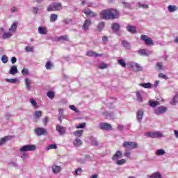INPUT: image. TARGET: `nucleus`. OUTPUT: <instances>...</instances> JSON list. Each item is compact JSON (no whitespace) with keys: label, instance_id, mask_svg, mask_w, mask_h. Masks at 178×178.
Masks as SVG:
<instances>
[{"label":"nucleus","instance_id":"obj_1","mask_svg":"<svg viewBox=\"0 0 178 178\" xmlns=\"http://www.w3.org/2000/svg\"><path fill=\"white\" fill-rule=\"evenodd\" d=\"M119 15V11L113 8L103 10L100 13L102 19H104V20H113L115 19H118Z\"/></svg>","mask_w":178,"mask_h":178},{"label":"nucleus","instance_id":"obj_2","mask_svg":"<svg viewBox=\"0 0 178 178\" xmlns=\"http://www.w3.org/2000/svg\"><path fill=\"white\" fill-rule=\"evenodd\" d=\"M35 149H37L35 145H25L22 146L19 149V152H22V159L24 161L26 158H29V154L25 152H29V151H35Z\"/></svg>","mask_w":178,"mask_h":178},{"label":"nucleus","instance_id":"obj_3","mask_svg":"<svg viewBox=\"0 0 178 178\" xmlns=\"http://www.w3.org/2000/svg\"><path fill=\"white\" fill-rule=\"evenodd\" d=\"M62 3H53L47 7V12H56L58 10H62Z\"/></svg>","mask_w":178,"mask_h":178},{"label":"nucleus","instance_id":"obj_4","mask_svg":"<svg viewBox=\"0 0 178 178\" xmlns=\"http://www.w3.org/2000/svg\"><path fill=\"white\" fill-rule=\"evenodd\" d=\"M122 147L126 148V149H136L138 148V143L131 141H125L122 144Z\"/></svg>","mask_w":178,"mask_h":178},{"label":"nucleus","instance_id":"obj_5","mask_svg":"<svg viewBox=\"0 0 178 178\" xmlns=\"http://www.w3.org/2000/svg\"><path fill=\"white\" fill-rule=\"evenodd\" d=\"M146 137H151L152 138H161L163 137V134L161 131L147 132L145 134Z\"/></svg>","mask_w":178,"mask_h":178},{"label":"nucleus","instance_id":"obj_6","mask_svg":"<svg viewBox=\"0 0 178 178\" xmlns=\"http://www.w3.org/2000/svg\"><path fill=\"white\" fill-rule=\"evenodd\" d=\"M140 40L141 41H143L146 45H154V40L147 35H141Z\"/></svg>","mask_w":178,"mask_h":178},{"label":"nucleus","instance_id":"obj_7","mask_svg":"<svg viewBox=\"0 0 178 178\" xmlns=\"http://www.w3.org/2000/svg\"><path fill=\"white\" fill-rule=\"evenodd\" d=\"M35 134L36 136H44V134H47L48 131L47 129L42 128V127H38L34 129Z\"/></svg>","mask_w":178,"mask_h":178},{"label":"nucleus","instance_id":"obj_8","mask_svg":"<svg viewBox=\"0 0 178 178\" xmlns=\"http://www.w3.org/2000/svg\"><path fill=\"white\" fill-rule=\"evenodd\" d=\"M143 118H144V109L140 108L136 112V120L138 123H141L143 122Z\"/></svg>","mask_w":178,"mask_h":178},{"label":"nucleus","instance_id":"obj_9","mask_svg":"<svg viewBox=\"0 0 178 178\" xmlns=\"http://www.w3.org/2000/svg\"><path fill=\"white\" fill-rule=\"evenodd\" d=\"M130 66L133 69L134 72H143V67L137 63H130Z\"/></svg>","mask_w":178,"mask_h":178},{"label":"nucleus","instance_id":"obj_10","mask_svg":"<svg viewBox=\"0 0 178 178\" xmlns=\"http://www.w3.org/2000/svg\"><path fill=\"white\" fill-rule=\"evenodd\" d=\"M168 111V108L163 106H159L157 108L154 109L155 115L159 116V115H163Z\"/></svg>","mask_w":178,"mask_h":178},{"label":"nucleus","instance_id":"obj_11","mask_svg":"<svg viewBox=\"0 0 178 178\" xmlns=\"http://www.w3.org/2000/svg\"><path fill=\"white\" fill-rule=\"evenodd\" d=\"M99 128L101 129V130H112V124L102 122L99 124Z\"/></svg>","mask_w":178,"mask_h":178},{"label":"nucleus","instance_id":"obj_12","mask_svg":"<svg viewBox=\"0 0 178 178\" xmlns=\"http://www.w3.org/2000/svg\"><path fill=\"white\" fill-rule=\"evenodd\" d=\"M24 83L26 90L28 91H31V88H33V86H31L33 84L31 79L29 78H25Z\"/></svg>","mask_w":178,"mask_h":178},{"label":"nucleus","instance_id":"obj_13","mask_svg":"<svg viewBox=\"0 0 178 178\" xmlns=\"http://www.w3.org/2000/svg\"><path fill=\"white\" fill-rule=\"evenodd\" d=\"M38 33L40 35H47L48 34V29L46 26H39L38 28Z\"/></svg>","mask_w":178,"mask_h":178},{"label":"nucleus","instance_id":"obj_14","mask_svg":"<svg viewBox=\"0 0 178 178\" xmlns=\"http://www.w3.org/2000/svg\"><path fill=\"white\" fill-rule=\"evenodd\" d=\"M42 116V112L41 111H36L33 113V122H38L40 118Z\"/></svg>","mask_w":178,"mask_h":178},{"label":"nucleus","instance_id":"obj_15","mask_svg":"<svg viewBox=\"0 0 178 178\" xmlns=\"http://www.w3.org/2000/svg\"><path fill=\"white\" fill-rule=\"evenodd\" d=\"M56 130L58 131V133L60 134V136H63L64 134H66V128L60 126V125H56Z\"/></svg>","mask_w":178,"mask_h":178},{"label":"nucleus","instance_id":"obj_16","mask_svg":"<svg viewBox=\"0 0 178 178\" xmlns=\"http://www.w3.org/2000/svg\"><path fill=\"white\" fill-rule=\"evenodd\" d=\"M83 12L88 17H95V16H97V13L92 12L91 10H90V8L84 9Z\"/></svg>","mask_w":178,"mask_h":178},{"label":"nucleus","instance_id":"obj_17","mask_svg":"<svg viewBox=\"0 0 178 178\" xmlns=\"http://www.w3.org/2000/svg\"><path fill=\"white\" fill-rule=\"evenodd\" d=\"M90 26H91V20L86 19L85 22L82 26V29L84 31H88Z\"/></svg>","mask_w":178,"mask_h":178},{"label":"nucleus","instance_id":"obj_18","mask_svg":"<svg viewBox=\"0 0 178 178\" xmlns=\"http://www.w3.org/2000/svg\"><path fill=\"white\" fill-rule=\"evenodd\" d=\"M138 54L139 55H142L143 56H148L149 55H151L152 54V51H146L145 49H140L138 50Z\"/></svg>","mask_w":178,"mask_h":178},{"label":"nucleus","instance_id":"obj_19","mask_svg":"<svg viewBox=\"0 0 178 178\" xmlns=\"http://www.w3.org/2000/svg\"><path fill=\"white\" fill-rule=\"evenodd\" d=\"M126 29L127 31L131 34H136V33H137V28L133 25H128Z\"/></svg>","mask_w":178,"mask_h":178},{"label":"nucleus","instance_id":"obj_20","mask_svg":"<svg viewBox=\"0 0 178 178\" xmlns=\"http://www.w3.org/2000/svg\"><path fill=\"white\" fill-rule=\"evenodd\" d=\"M123 156V152L122 151H117L115 154L113 156L112 159L113 161H118L119 158H122Z\"/></svg>","mask_w":178,"mask_h":178},{"label":"nucleus","instance_id":"obj_21","mask_svg":"<svg viewBox=\"0 0 178 178\" xmlns=\"http://www.w3.org/2000/svg\"><path fill=\"white\" fill-rule=\"evenodd\" d=\"M16 30H17V22H14L12 24L11 26L9 28L8 31L12 33L13 34H15V33H16Z\"/></svg>","mask_w":178,"mask_h":178},{"label":"nucleus","instance_id":"obj_22","mask_svg":"<svg viewBox=\"0 0 178 178\" xmlns=\"http://www.w3.org/2000/svg\"><path fill=\"white\" fill-rule=\"evenodd\" d=\"M168 10L170 13H173L174 12H177L178 8L175 5H169L168 6Z\"/></svg>","mask_w":178,"mask_h":178},{"label":"nucleus","instance_id":"obj_23","mask_svg":"<svg viewBox=\"0 0 178 178\" xmlns=\"http://www.w3.org/2000/svg\"><path fill=\"white\" fill-rule=\"evenodd\" d=\"M51 169L53 173H54L55 175H58V173H59V172L62 170V168L60 166L55 165L51 167Z\"/></svg>","mask_w":178,"mask_h":178},{"label":"nucleus","instance_id":"obj_24","mask_svg":"<svg viewBox=\"0 0 178 178\" xmlns=\"http://www.w3.org/2000/svg\"><path fill=\"white\" fill-rule=\"evenodd\" d=\"M19 73V71L17 70V66L16 65H13L10 67V70L9 71V74H12L13 76H15V74Z\"/></svg>","mask_w":178,"mask_h":178},{"label":"nucleus","instance_id":"obj_25","mask_svg":"<svg viewBox=\"0 0 178 178\" xmlns=\"http://www.w3.org/2000/svg\"><path fill=\"white\" fill-rule=\"evenodd\" d=\"M73 144L75 147H81V145H83V140L79 138H76L74 140Z\"/></svg>","mask_w":178,"mask_h":178},{"label":"nucleus","instance_id":"obj_26","mask_svg":"<svg viewBox=\"0 0 178 178\" xmlns=\"http://www.w3.org/2000/svg\"><path fill=\"white\" fill-rule=\"evenodd\" d=\"M136 101H138V102H140L141 104L144 102V98H143V95H141V92L140 91L136 92Z\"/></svg>","mask_w":178,"mask_h":178},{"label":"nucleus","instance_id":"obj_27","mask_svg":"<svg viewBox=\"0 0 178 178\" xmlns=\"http://www.w3.org/2000/svg\"><path fill=\"white\" fill-rule=\"evenodd\" d=\"M12 137L10 136H5L4 138H0V147L6 143V141H9Z\"/></svg>","mask_w":178,"mask_h":178},{"label":"nucleus","instance_id":"obj_28","mask_svg":"<svg viewBox=\"0 0 178 178\" xmlns=\"http://www.w3.org/2000/svg\"><path fill=\"white\" fill-rule=\"evenodd\" d=\"M149 106L151 108H156V106H159V105H161V103L158 101L154 102L152 100L149 101Z\"/></svg>","mask_w":178,"mask_h":178},{"label":"nucleus","instance_id":"obj_29","mask_svg":"<svg viewBox=\"0 0 178 178\" xmlns=\"http://www.w3.org/2000/svg\"><path fill=\"white\" fill-rule=\"evenodd\" d=\"M111 29L113 31H114L116 33V32H118V30H120V25L118 23H113L111 25Z\"/></svg>","mask_w":178,"mask_h":178},{"label":"nucleus","instance_id":"obj_30","mask_svg":"<svg viewBox=\"0 0 178 178\" xmlns=\"http://www.w3.org/2000/svg\"><path fill=\"white\" fill-rule=\"evenodd\" d=\"M12 35H13V33H12V32L8 31V32H5L3 35H2V38L3 40H6L8 38H10V37H12Z\"/></svg>","mask_w":178,"mask_h":178},{"label":"nucleus","instance_id":"obj_31","mask_svg":"<svg viewBox=\"0 0 178 178\" xmlns=\"http://www.w3.org/2000/svg\"><path fill=\"white\" fill-rule=\"evenodd\" d=\"M165 154H166V152H165L163 149H159L156 151V155L158 156H162V155H165Z\"/></svg>","mask_w":178,"mask_h":178},{"label":"nucleus","instance_id":"obj_32","mask_svg":"<svg viewBox=\"0 0 178 178\" xmlns=\"http://www.w3.org/2000/svg\"><path fill=\"white\" fill-rule=\"evenodd\" d=\"M5 81H7V83H10L11 84H15L16 83H19V79H6Z\"/></svg>","mask_w":178,"mask_h":178},{"label":"nucleus","instance_id":"obj_33","mask_svg":"<svg viewBox=\"0 0 178 178\" xmlns=\"http://www.w3.org/2000/svg\"><path fill=\"white\" fill-rule=\"evenodd\" d=\"M52 67H54V63H52L51 61H47L45 64V68L47 70H51Z\"/></svg>","mask_w":178,"mask_h":178},{"label":"nucleus","instance_id":"obj_34","mask_svg":"<svg viewBox=\"0 0 178 178\" xmlns=\"http://www.w3.org/2000/svg\"><path fill=\"white\" fill-rule=\"evenodd\" d=\"M171 105H176L178 104V94L175 95L173 99L170 102Z\"/></svg>","mask_w":178,"mask_h":178},{"label":"nucleus","instance_id":"obj_35","mask_svg":"<svg viewBox=\"0 0 178 178\" xmlns=\"http://www.w3.org/2000/svg\"><path fill=\"white\" fill-rule=\"evenodd\" d=\"M49 19H50L51 23H54L56 22V20H58V15L56 14H51L50 15Z\"/></svg>","mask_w":178,"mask_h":178},{"label":"nucleus","instance_id":"obj_36","mask_svg":"<svg viewBox=\"0 0 178 178\" xmlns=\"http://www.w3.org/2000/svg\"><path fill=\"white\" fill-rule=\"evenodd\" d=\"M58 146L55 144H51L46 147V151H49V149H56Z\"/></svg>","mask_w":178,"mask_h":178},{"label":"nucleus","instance_id":"obj_37","mask_svg":"<svg viewBox=\"0 0 178 178\" xmlns=\"http://www.w3.org/2000/svg\"><path fill=\"white\" fill-rule=\"evenodd\" d=\"M98 69L103 70L104 69H108V64L106 63H101L98 65Z\"/></svg>","mask_w":178,"mask_h":178},{"label":"nucleus","instance_id":"obj_38","mask_svg":"<svg viewBox=\"0 0 178 178\" xmlns=\"http://www.w3.org/2000/svg\"><path fill=\"white\" fill-rule=\"evenodd\" d=\"M29 102L35 109H37V108H38V105H37V101H35V99H30Z\"/></svg>","mask_w":178,"mask_h":178},{"label":"nucleus","instance_id":"obj_39","mask_svg":"<svg viewBox=\"0 0 178 178\" xmlns=\"http://www.w3.org/2000/svg\"><path fill=\"white\" fill-rule=\"evenodd\" d=\"M140 86L141 87H143V88H152V84L151 83H140Z\"/></svg>","mask_w":178,"mask_h":178},{"label":"nucleus","instance_id":"obj_40","mask_svg":"<svg viewBox=\"0 0 178 178\" xmlns=\"http://www.w3.org/2000/svg\"><path fill=\"white\" fill-rule=\"evenodd\" d=\"M69 40V37L67 35H63L57 38V41H67Z\"/></svg>","mask_w":178,"mask_h":178},{"label":"nucleus","instance_id":"obj_41","mask_svg":"<svg viewBox=\"0 0 178 178\" xmlns=\"http://www.w3.org/2000/svg\"><path fill=\"white\" fill-rule=\"evenodd\" d=\"M90 139L92 145L98 147V141H97V139H95V138H94L93 136H91Z\"/></svg>","mask_w":178,"mask_h":178},{"label":"nucleus","instance_id":"obj_42","mask_svg":"<svg viewBox=\"0 0 178 178\" xmlns=\"http://www.w3.org/2000/svg\"><path fill=\"white\" fill-rule=\"evenodd\" d=\"M83 130H78L75 132H74V136H75V137H81L83 136Z\"/></svg>","mask_w":178,"mask_h":178},{"label":"nucleus","instance_id":"obj_43","mask_svg":"<svg viewBox=\"0 0 178 178\" xmlns=\"http://www.w3.org/2000/svg\"><path fill=\"white\" fill-rule=\"evenodd\" d=\"M8 166H11L12 168H17L19 166V164L15 161H9L8 163Z\"/></svg>","mask_w":178,"mask_h":178},{"label":"nucleus","instance_id":"obj_44","mask_svg":"<svg viewBox=\"0 0 178 178\" xmlns=\"http://www.w3.org/2000/svg\"><path fill=\"white\" fill-rule=\"evenodd\" d=\"M83 172V170L81 168H77L75 170L74 176H81V173Z\"/></svg>","mask_w":178,"mask_h":178},{"label":"nucleus","instance_id":"obj_45","mask_svg":"<svg viewBox=\"0 0 178 178\" xmlns=\"http://www.w3.org/2000/svg\"><path fill=\"white\" fill-rule=\"evenodd\" d=\"M47 97L50 99H54V98H55V92H54L53 91H49V92H47Z\"/></svg>","mask_w":178,"mask_h":178},{"label":"nucleus","instance_id":"obj_46","mask_svg":"<svg viewBox=\"0 0 178 178\" xmlns=\"http://www.w3.org/2000/svg\"><path fill=\"white\" fill-rule=\"evenodd\" d=\"M116 161V164L118 165H124V163H126V159H121V160H115Z\"/></svg>","mask_w":178,"mask_h":178},{"label":"nucleus","instance_id":"obj_47","mask_svg":"<svg viewBox=\"0 0 178 178\" xmlns=\"http://www.w3.org/2000/svg\"><path fill=\"white\" fill-rule=\"evenodd\" d=\"M69 108L72 111H74V112H76V113H79L80 112V111H79V109H77V108H76V106H74V105H70Z\"/></svg>","mask_w":178,"mask_h":178},{"label":"nucleus","instance_id":"obj_48","mask_svg":"<svg viewBox=\"0 0 178 178\" xmlns=\"http://www.w3.org/2000/svg\"><path fill=\"white\" fill-rule=\"evenodd\" d=\"M34 47L31 45H28L25 47L26 52H33Z\"/></svg>","mask_w":178,"mask_h":178},{"label":"nucleus","instance_id":"obj_49","mask_svg":"<svg viewBox=\"0 0 178 178\" xmlns=\"http://www.w3.org/2000/svg\"><path fill=\"white\" fill-rule=\"evenodd\" d=\"M118 65H120L122 67H126V62L123 59L118 60Z\"/></svg>","mask_w":178,"mask_h":178},{"label":"nucleus","instance_id":"obj_50","mask_svg":"<svg viewBox=\"0 0 178 178\" xmlns=\"http://www.w3.org/2000/svg\"><path fill=\"white\" fill-rule=\"evenodd\" d=\"M81 5H87V6L91 7L92 6L93 3L91 2H87L86 0H82Z\"/></svg>","mask_w":178,"mask_h":178},{"label":"nucleus","instance_id":"obj_51","mask_svg":"<svg viewBox=\"0 0 178 178\" xmlns=\"http://www.w3.org/2000/svg\"><path fill=\"white\" fill-rule=\"evenodd\" d=\"M95 54H96V52L95 51H89L86 52V55L88 56H92L93 58H95Z\"/></svg>","mask_w":178,"mask_h":178},{"label":"nucleus","instance_id":"obj_52","mask_svg":"<svg viewBox=\"0 0 178 178\" xmlns=\"http://www.w3.org/2000/svg\"><path fill=\"white\" fill-rule=\"evenodd\" d=\"M104 27H105V23L100 22L97 26V29L99 30V31H102V29H104Z\"/></svg>","mask_w":178,"mask_h":178},{"label":"nucleus","instance_id":"obj_53","mask_svg":"<svg viewBox=\"0 0 178 178\" xmlns=\"http://www.w3.org/2000/svg\"><path fill=\"white\" fill-rule=\"evenodd\" d=\"M1 62H3V63H8V56L6 55L1 56Z\"/></svg>","mask_w":178,"mask_h":178},{"label":"nucleus","instance_id":"obj_54","mask_svg":"<svg viewBox=\"0 0 178 178\" xmlns=\"http://www.w3.org/2000/svg\"><path fill=\"white\" fill-rule=\"evenodd\" d=\"M22 73L24 76H27L29 74V70L26 69V68H24L22 70Z\"/></svg>","mask_w":178,"mask_h":178},{"label":"nucleus","instance_id":"obj_55","mask_svg":"<svg viewBox=\"0 0 178 178\" xmlns=\"http://www.w3.org/2000/svg\"><path fill=\"white\" fill-rule=\"evenodd\" d=\"M86 122L81 123L76 127V129H84L86 127Z\"/></svg>","mask_w":178,"mask_h":178},{"label":"nucleus","instance_id":"obj_56","mask_svg":"<svg viewBox=\"0 0 178 178\" xmlns=\"http://www.w3.org/2000/svg\"><path fill=\"white\" fill-rule=\"evenodd\" d=\"M138 5H139V8H143V9H148L149 8L148 5L147 4H143L139 3Z\"/></svg>","mask_w":178,"mask_h":178},{"label":"nucleus","instance_id":"obj_57","mask_svg":"<svg viewBox=\"0 0 178 178\" xmlns=\"http://www.w3.org/2000/svg\"><path fill=\"white\" fill-rule=\"evenodd\" d=\"M159 77L160 79H164L165 80H168V76H166V75H165L162 73L159 74Z\"/></svg>","mask_w":178,"mask_h":178},{"label":"nucleus","instance_id":"obj_58","mask_svg":"<svg viewBox=\"0 0 178 178\" xmlns=\"http://www.w3.org/2000/svg\"><path fill=\"white\" fill-rule=\"evenodd\" d=\"M124 155L127 158H130V156L131 155V153L130 152L127 151V150H125Z\"/></svg>","mask_w":178,"mask_h":178},{"label":"nucleus","instance_id":"obj_59","mask_svg":"<svg viewBox=\"0 0 178 178\" xmlns=\"http://www.w3.org/2000/svg\"><path fill=\"white\" fill-rule=\"evenodd\" d=\"M38 10H40V9L37 7H33L32 8L33 13L37 14L38 13Z\"/></svg>","mask_w":178,"mask_h":178},{"label":"nucleus","instance_id":"obj_60","mask_svg":"<svg viewBox=\"0 0 178 178\" xmlns=\"http://www.w3.org/2000/svg\"><path fill=\"white\" fill-rule=\"evenodd\" d=\"M156 66H157V67H159V70H162V63L161 62L157 63Z\"/></svg>","mask_w":178,"mask_h":178},{"label":"nucleus","instance_id":"obj_61","mask_svg":"<svg viewBox=\"0 0 178 178\" xmlns=\"http://www.w3.org/2000/svg\"><path fill=\"white\" fill-rule=\"evenodd\" d=\"M48 120H49V118L48 117H46L43 119V123L44 125H47V124L48 123Z\"/></svg>","mask_w":178,"mask_h":178},{"label":"nucleus","instance_id":"obj_62","mask_svg":"<svg viewBox=\"0 0 178 178\" xmlns=\"http://www.w3.org/2000/svg\"><path fill=\"white\" fill-rule=\"evenodd\" d=\"M63 23H65V24H69L70 23V22H72L70 19H63Z\"/></svg>","mask_w":178,"mask_h":178},{"label":"nucleus","instance_id":"obj_63","mask_svg":"<svg viewBox=\"0 0 178 178\" xmlns=\"http://www.w3.org/2000/svg\"><path fill=\"white\" fill-rule=\"evenodd\" d=\"M11 13H15V12H17V8L16 7H13L10 9Z\"/></svg>","mask_w":178,"mask_h":178},{"label":"nucleus","instance_id":"obj_64","mask_svg":"<svg viewBox=\"0 0 178 178\" xmlns=\"http://www.w3.org/2000/svg\"><path fill=\"white\" fill-rule=\"evenodd\" d=\"M102 41H103V42H108V37H106V36H104L103 38H102Z\"/></svg>","mask_w":178,"mask_h":178}]
</instances>
